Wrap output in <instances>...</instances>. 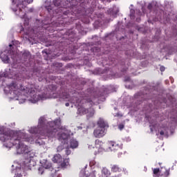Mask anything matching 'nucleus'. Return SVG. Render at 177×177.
I'll list each match as a JSON object with an SVG mask.
<instances>
[{
  "instance_id": "nucleus-1",
  "label": "nucleus",
  "mask_w": 177,
  "mask_h": 177,
  "mask_svg": "<svg viewBox=\"0 0 177 177\" xmlns=\"http://www.w3.org/2000/svg\"><path fill=\"white\" fill-rule=\"evenodd\" d=\"M0 140L4 142L3 145L10 149L13 146L17 147V153L18 154H28V147L23 142H28L32 143L34 138L28 136L27 134L21 131H15L12 130L5 131L3 127L0 128Z\"/></svg>"
},
{
  "instance_id": "nucleus-2",
  "label": "nucleus",
  "mask_w": 177,
  "mask_h": 177,
  "mask_svg": "<svg viewBox=\"0 0 177 177\" xmlns=\"http://www.w3.org/2000/svg\"><path fill=\"white\" fill-rule=\"evenodd\" d=\"M30 133H39L48 138H55L57 132V120L49 122L47 125L44 118L39 119L37 127H32L29 129Z\"/></svg>"
},
{
  "instance_id": "nucleus-3",
  "label": "nucleus",
  "mask_w": 177,
  "mask_h": 177,
  "mask_svg": "<svg viewBox=\"0 0 177 177\" xmlns=\"http://www.w3.org/2000/svg\"><path fill=\"white\" fill-rule=\"evenodd\" d=\"M10 88L16 92L17 91H21V95L26 96V97H30L29 100L32 102V103H37L38 100H39V97L35 93V88L33 86H29L28 87H25L23 85L17 86L16 83H12L10 84Z\"/></svg>"
},
{
  "instance_id": "nucleus-4",
  "label": "nucleus",
  "mask_w": 177,
  "mask_h": 177,
  "mask_svg": "<svg viewBox=\"0 0 177 177\" xmlns=\"http://www.w3.org/2000/svg\"><path fill=\"white\" fill-rule=\"evenodd\" d=\"M34 0H11L12 5V10L15 12L16 15L21 17V19H24L26 17V8L27 5L32 3Z\"/></svg>"
},
{
  "instance_id": "nucleus-5",
  "label": "nucleus",
  "mask_w": 177,
  "mask_h": 177,
  "mask_svg": "<svg viewBox=\"0 0 177 177\" xmlns=\"http://www.w3.org/2000/svg\"><path fill=\"white\" fill-rule=\"evenodd\" d=\"M77 114H80V115H85V114H87L88 117H93V115H95V109L91 107L87 109L81 106L77 109Z\"/></svg>"
},
{
  "instance_id": "nucleus-6",
  "label": "nucleus",
  "mask_w": 177,
  "mask_h": 177,
  "mask_svg": "<svg viewBox=\"0 0 177 177\" xmlns=\"http://www.w3.org/2000/svg\"><path fill=\"white\" fill-rule=\"evenodd\" d=\"M107 146L111 151H117L122 149V143L121 142L109 141Z\"/></svg>"
},
{
  "instance_id": "nucleus-7",
  "label": "nucleus",
  "mask_w": 177,
  "mask_h": 177,
  "mask_svg": "<svg viewBox=\"0 0 177 177\" xmlns=\"http://www.w3.org/2000/svg\"><path fill=\"white\" fill-rule=\"evenodd\" d=\"M106 133H107V130H106V129L97 127L93 131V135L95 138H103V136H104V135H106Z\"/></svg>"
},
{
  "instance_id": "nucleus-8",
  "label": "nucleus",
  "mask_w": 177,
  "mask_h": 177,
  "mask_svg": "<svg viewBox=\"0 0 177 177\" xmlns=\"http://www.w3.org/2000/svg\"><path fill=\"white\" fill-rule=\"evenodd\" d=\"M58 139L62 143L66 145V143H68V135L66 133H60L58 134Z\"/></svg>"
},
{
  "instance_id": "nucleus-9",
  "label": "nucleus",
  "mask_w": 177,
  "mask_h": 177,
  "mask_svg": "<svg viewBox=\"0 0 177 177\" xmlns=\"http://www.w3.org/2000/svg\"><path fill=\"white\" fill-rule=\"evenodd\" d=\"M110 169L113 174H120V172L122 171V168H121L120 165L115 164H111Z\"/></svg>"
},
{
  "instance_id": "nucleus-10",
  "label": "nucleus",
  "mask_w": 177,
  "mask_h": 177,
  "mask_svg": "<svg viewBox=\"0 0 177 177\" xmlns=\"http://www.w3.org/2000/svg\"><path fill=\"white\" fill-rule=\"evenodd\" d=\"M24 162V165H26V167H28V168H29V169H31L32 167H35V165H36L35 161L32 160V159H31V157L26 159Z\"/></svg>"
},
{
  "instance_id": "nucleus-11",
  "label": "nucleus",
  "mask_w": 177,
  "mask_h": 177,
  "mask_svg": "<svg viewBox=\"0 0 177 177\" xmlns=\"http://www.w3.org/2000/svg\"><path fill=\"white\" fill-rule=\"evenodd\" d=\"M97 125V128H101V129H107V128H109V124L103 120V119H100L98 120Z\"/></svg>"
},
{
  "instance_id": "nucleus-12",
  "label": "nucleus",
  "mask_w": 177,
  "mask_h": 177,
  "mask_svg": "<svg viewBox=\"0 0 177 177\" xmlns=\"http://www.w3.org/2000/svg\"><path fill=\"white\" fill-rule=\"evenodd\" d=\"M110 175H111L110 170L107 167H102L100 177H109Z\"/></svg>"
},
{
  "instance_id": "nucleus-13",
  "label": "nucleus",
  "mask_w": 177,
  "mask_h": 177,
  "mask_svg": "<svg viewBox=\"0 0 177 177\" xmlns=\"http://www.w3.org/2000/svg\"><path fill=\"white\" fill-rule=\"evenodd\" d=\"M160 176H162V177L169 176V169H167L165 167H161Z\"/></svg>"
},
{
  "instance_id": "nucleus-14",
  "label": "nucleus",
  "mask_w": 177,
  "mask_h": 177,
  "mask_svg": "<svg viewBox=\"0 0 177 177\" xmlns=\"http://www.w3.org/2000/svg\"><path fill=\"white\" fill-rule=\"evenodd\" d=\"M53 162H56L57 164H60V162H62L63 161V158L60 154H55L53 158Z\"/></svg>"
},
{
  "instance_id": "nucleus-15",
  "label": "nucleus",
  "mask_w": 177,
  "mask_h": 177,
  "mask_svg": "<svg viewBox=\"0 0 177 177\" xmlns=\"http://www.w3.org/2000/svg\"><path fill=\"white\" fill-rule=\"evenodd\" d=\"M1 59L3 63H6V64H8L9 62L10 61V58H9V56L3 53L1 54Z\"/></svg>"
},
{
  "instance_id": "nucleus-16",
  "label": "nucleus",
  "mask_w": 177,
  "mask_h": 177,
  "mask_svg": "<svg viewBox=\"0 0 177 177\" xmlns=\"http://www.w3.org/2000/svg\"><path fill=\"white\" fill-rule=\"evenodd\" d=\"M103 147V142H102L100 140H95V147L97 149V150H99L100 149H102Z\"/></svg>"
},
{
  "instance_id": "nucleus-17",
  "label": "nucleus",
  "mask_w": 177,
  "mask_h": 177,
  "mask_svg": "<svg viewBox=\"0 0 177 177\" xmlns=\"http://www.w3.org/2000/svg\"><path fill=\"white\" fill-rule=\"evenodd\" d=\"M70 146L71 149H76V147H78V141L76 140H71Z\"/></svg>"
},
{
  "instance_id": "nucleus-18",
  "label": "nucleus",
  "mask_w": 177,
  "mask_h": 177,
  "mask_svg": "<svg viewBox=\"0 0 177 177\" xmlns=\"http://www.w3.org/2000/svg\"><path fill=\"white\" fill-rule=\"evenodd\" d=\"M62 168H66L68 165V159H64L63 162H60Z\"/></svg>"
},
{
  "instance_id": "nucleus-19",
  "label": "nucleus",
  "mask_w": 177,
  "mask_h": 177,
  "mask_svg": "<svg viewBox=\"0 0 177 177\" xmlns=\"http://www.w3.org/2000/svg\"><path fill=\"white\" fill-rule=\"evenodd\" d=\"M87 176H88V177H100V176H99V174L96 171H93Z\"/></svg>"
},
{
  "instance_id": "nucleus-20",
  "label": "nucleus",
  "mask_w": 177,
  "mask_h": 177,
  "mask_svg": "<svg viewBox=\"0 0 177 177\" xmlns=\"http://www.w3.org/2000/svg\"><path fill=\"white\" fill-rule=\"evenodd\" d=\"M153 175H156L157 176V175H160V174H161V169H159V168H156V169H153Z\"/></svg>"
},
{
  "instance_id": "nucleus-21",
  "label": "nucleus",
  "mask_w": 177,
  "mask_h": 177,
  "mask_svg": "<svg viewBox=\"0 0 177 177\" xmlns=\"http://www.w3.org/2000/svg\"><path fill=\"white\" fill-rule=\"evenodd\" d=\"M44 168L46 169H50V168H52V163H49L48 162H46L45 164H44Z\"/></svg>"
},
{
  "instance_id": "nucleus-22",
  "label": "nucleus",
  "mask_w": 177,
  "mask_h": 177,
  "mask_svg": "<svg viewBox=\"0 0 177 177\" xmlns=\"http://www.w3.org/2000/svg\"><path fill=\"white\" fill-rule=\"evenodd\" d=\"M90 167H95L96 165V161L95 160H91L89 163Z\"/></svg>"
},
{
  "instance_id": "nucleus-23",
  "label": "nucleus",
  "mask_w": 177,
  "mask_h": 177,
  "mask_svg": "<svg viewBox=\"0 0 177 177\" xmlns=\"http://www.w3.org/2000/svg\"><path fill=\"white\" fill-rule=\"evenodd\" d=\"M22 56H23V57H28V56H30V52L25 51L22 54Z\"/></svg>"
},
{
  "instance_id": "nucleus-24",
  "label": "nucleus",
  "mask_w": 177,
  "mask_h": 177,
  "mask_svg": "<svg viewBox=\"0 0 177 177\" xmlns=\"http://www.w3.org/2000/svg\"><path fill=\"white\" fill-rule=\"evenodd\" d=\"M147 9H149V10H151V9H153V3H149L148 4Z\"/></svg>"
},
{
  "instance_id": "nucleus-25",
  "label": "nucleus",
  "mask_w": 177,
  "mask_h": 177,
  "mask_svg": "<svg viewBox=\"0 0 177 177\" xmlns=\"http://www.w3.org/2000/svg\"><path fill=\"white\" fill-rule=\"evenodd\" d=\"M54 4L55 6H59L60 5V2H59V0L54 1Z\"/></svg>"
},
{
  "instance_id": "nucleus-26",
  "label": "nucleus",
  "mask_w": 177,
  "mask_h": 177,
  "mask_svg": "<svg viewBox=\"0 0 177 177\" xmlns=\"http://www.w3.org/2000/svg\"><path fill=\"white\" fill-rule=\"evenodd\" d=\"M160 71L162 73L164 72V71H165V67L163 66H161L160 67Z\"/></svg>"
},
{
  "instance_id": "nucleus-27",
  "label": "nucleus",
  "mask_w": 177,
  "mask_h": 177,
  "mask_svg": "<svg viewBox=\"0 0 177 177\" xmlns=\"http://www.w3.org/2000/svg\"><path fill=\"white\" fill-rule=\"evenodd\" d=\"M118 128L119 129H120V131H122V129H124V124H119Z\"/></svg>"
},
{
  "instance_id": "nucleus-28",
  "label": "nucleus",
  "mask_w": 177,
  "mask_h": 177,
  "mask_svg": "<svg viewBox=\"0 0 177 177\" xmlns=\"http://www.w3.org/2000/svg\"><path fill=\"white\" fill-rule=\"evenodd\" d=\"M66 156H70V154H71V151L69 149H66Z\"/></svg>"
},
{
  "instance_id": "nucleus-29",
  "label": "nucleus",
  "mask_w": 177,
  "mask_h": 177,
  "mask_svg": "<svg viewBox=\"0 0 177 177\" xmlns=\"http://www.w3.org/2000/svg\"><path fill=\"white\" fill-rule=\"evenodd\" d=\"M44 169L43 168H39V171L41 172L40 173V175H42V174H44V170H43Z\"/></svg>"
},
{
  "instance_id": "nucleus-30",
  "label": "nucleus",
  "mask_w": 177,
  "mask_h": 177,
  "mask_svg": "<svg viewBox=\"0 0 177 177\" xmlns=\"http://www.w3.org/2000/svg\"><path fill=\"white\" fill-rule=\"evenodd\" d=\"M160 135H161V136H164V135H165L164 131H160Z\"/></svg>"
},
{
  "instance_id": "nucleus-31",
  "label": "nucleus",
  "mask_w": 177,
  "mask_h": 177,
  "mask_svg": "<svg viewBox=\"0 0 177 177\" xmlns=\"http://www.w3.org/2000/svg\"><path fill=\"white\" fill-rule=\"evenodd\" d=\"M88 149H96L95 147H93L92 145H88Z\"/></svg>"
},
{
  "instance_id": "nucleus-32",
  "label": "nucleus",
  "mask_w": 177,
  "mask_h": 177,
  "mask_svg": "<svg viewBox=\"0 0 177 177\" xmlns=\"http://www.w3.org/2000/svg\"><path fill=\"white\" fill-rule=\"evenodd\" d=\"M86 103H90V104H92V103L93 102H92V100H87Z\"/></svg>"
},
{
  "instance_id": "nucleus-33",
  "label": "nucleus",
  "mask_w": 177,
  "mask_h": 177,
  "mask_svg": "<svg viewBox=\"0 0 177 177\" xmlns=\"http://www.w3.org/2000/svg\"><path fill=\"white\" fill-rule=\"evenodd\" d=\"M65 105H66V107H68V106H70V103L66 102V103L65 104Z\"/></svg>"
},
{
  "instance_id": "nucleus-34",
  "label": "nucleus",
  "mask_w": 177,
  "mask_h": 177,
  "mask_svg": "<svg viewBox=\"0 0 177 177\" xmlns=\"http://www.w3.org/2000/svg\"><path fill=\"white\" fill-rule=\"evenodd\" d=\"M59 149H62V147H57V151H59Z\"/></svg>"
},
{
  "instance_id": "nucleus-35",
  "label": "nucleus",
  "mask_w": 177,
  "mask_h": 177,
  "mask_svg": "<svg viewBox=\"0 0 177 177\" xmlns=\"http://www.w3.org/2000/svg\"><path fill=\"white\" fill-rule=\"evenodd\" d=\"M29 12H32V8H30V9L29 10Z\"/></svg>"
},
{
  "instance_id": "nucleus-36",
  "label": "nucleus",
  "mask_w": 177,
  "mask_h": 177,
  "mask_svg": "<svg viewBox=\"0 0 177 177\" xmlns=\"http://www.w3.org/2000/svg\"><path fill=\"white\" fill-rule=\"evenodd\" d=\"M118 116L122 117V115H120L118 113Z\"/></svg>"
},
{
  "instance_id": "nucleus-37",
  "label": "nucleus",
  "mask_w": 177,
  "mask_h": 177,
  "mask_svg": "<svg viewBox=\"0 0 177 177\" xmlns=\"http://www.w3.org/2000/svg\"><path fill=\"white\" fill-rule=\"evenodd\" d=\"M50 176L55 177V174H51Z\"/></svg>"
},
{
  "instance_id": "nucleus-38",
  "label": "nucleus",
  "mask_w": 177,
  "mask_h": 177,
  "mask_svg": "<svg viewBox=\"0 0 177 177\" xmlns=\"http://www.w3.org/2000/svg\"><path fill=\"white\" fill-rule=\"evenodd\" d=\"M9 46H10V48H12V44H10Z\"/></svg>"
},
{
  "instance_id": "nucleus-39",
  "label": "nucleus",
  "mask_w": 177,
  "mask_h": 177,
  "mask_svg": "<svg viewBox=\"0 0 177 177\" xmlns=\"http://www.w3.org/2000/svg\"><path fill=\"white\" fill-rule=\"evenodd\" d=\"M64 15H67V12H64Z\"/></svg>"
},
{
  "instance_id": "nucleus-40",
  "label": "nucleus",
  "mask_w": 177,
  "mask_h": 177,
  "mask_svg": "<svg viewBox=\"0 0 177 177\" xmlns=\"http://www.w3.org/2000/svg\"><path fill=\"white\" fill-rule=\"evenodd\" d=\"M26 24L28 25V22H26Z\"/></svg>"
},
{
  "instance_id": "nucleus-41",
  "label": "nucleus",
  "mask_w": 177,
  "mask_h": 177,
  "mask_svg": "<svg viewBox=\"0 0 177 177\" xmlns=\"http://www.w3.org/2000/svg\"><path fill=\"white\" fill-rule=\"evenodd\" d=\"M1 15H0V20H1Z\"/></svg>"
},
{
  "instance_id": "nucleus-42",
  "label": "nucleus",
  "mask_w": 177,
  "mask_h": 177,
  "mask_svg": "<svg viewBox=\"0 0 177 177\" xmlns=\"http://www.w3.org/2000/svg\"><path fill=\"white\" fill-rule=\"evenodd\" d=\"M157 177H160V176H158Z\"/></svg>"
}]
</instances>
